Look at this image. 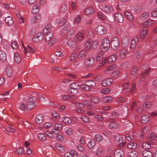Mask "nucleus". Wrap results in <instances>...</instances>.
Here are the masks:
<instances>
[{
    "mask_svg": "<svg viewBox=\"0 0 157 157\" xmlns=\"http://www.w3.org/2000/svg\"><path fill=\"white\" fill-rule=\"evenodd\" d=\"M151 104L150 102H147L143 105V107L144 108L147 109L150 108L151 107Z\"/></svg>",
    "mask_w": 157,
    "mask_h": 157,
    "instance_id": "bf43d9fd",
    "label": "nucleus"
},
{
    "mask_svg": "<svg viewBox=\"0 0 157 157\" xmlns=\"http://www.w3.org/2000/svg\"><path fill=\"white\" fill-rule=\"evenodd\" d=\"M98 42L97 41H93L92 40V49L96 48L98 46Z\"/></svg>",
    "mask_w": 157,
    "mask_h": 157,
    "instance_id": "69168bd1",
    "label": "nucleus"
},
{
    "mask_svg": "<svg viewBox=\"0 0 157 157\" xmlns=\"http://www.w3.org/2000/svg\"><path fill=\"white\" fill-rule=\"evenodd\" d=\"M41 19V16L38 15L36 16H33L31 17L30 22L32 24H34L40 21Z\"/></svg>",
    "mask_w": 157,
    "mask_h": 157,
    "instance_id": "a211bd4d",
    "label": "nucleus"
},
{
    "mask_svg": "<svg viewBox=\"0 0 157 157\" xmlns=\"http://www.w3.org/2000/svg\"><path fill=\"white\" fill-rule=\"evenodd\" d=\"M138 39L137 37H134L131 41V48L132 49L136 46L137 42H138Z\"/></svg>",
    "mask_w": 157,
    "mask_h": 157,
    "instance_id": "7c9ffc66",
    "label": "nucleus"
},
{
    "mask_svg": "<svg viewBox=\"0 0 157 157\" xmlns=\"http://www.w3.org/2000/svg\"><path fill=\"white\" fill-rule=\"evenodd\" d=\"M102 11L105 13H108L113 11V8L110 6L105 5L102 6Z\"/></svg>",
    "mask_w": 157,
    "mask_h": 157,
    "instance_id": "f3484780",
    "label": "nucleus"
},
{
    "mask_svg": "<svg viewBox=\"0 0 157 157\" xmlns=\"http://www.w3.org/2000/svg\"><path fill=\"white\" fill-rule=\"evenodd\" d=\"M149 16V14L147 12L143 13L140 15V18L142 20H144L148 18Z\"/></svg>",
    "mask_w": 157,
    "mask_h": 157,
    "instance_id": "f704fd0d",
    "label": "nucleus"
},
{
    "mask_svg": "<svg viewBox=\"0 0 157 157\" xmlns=\"http://www.w3.org/2000/svg\"><path fill=\"white\" fill-rule=\"evenodd\" d=\"M142 154L144 157H152V155L151 152L148 150H145L142 152Z\"/></svg>",
    "mask_w": 157,
    "mask_h": 157,
    "instance_id": "bb28decb",
    "label": "nucleus"
},
{
    "mask_svg": "<svg viewBox=\"0 0 157 157\" xmlns=\"http://www.w3.org/2000/svg\"><path fill=\"white\" fill-rule=\"evenodd\" d=\"M55 136L56 139L60 141H62L63 140V137L61 135L59 134H55Z\"/></svg>",
    "mask_w": 157,
    "mask_h": 157,
    "instance_id": "0e129e2a",
    "label": "nucleus"
},
{
    "mask_svg": "<svg viewBox=\"0 0 157 157\" xmlns=\"http://www.w3.org/2000/svg\"><path fill=\"white\" fill-rule=\"evenodd\" d=\"M137 146L136 144L133 142H130L127 145V147L131 149H135Z\"/></svg>",
    "mask_w": 157,
    "mask_h": 157,
    "instance_id": "a18cd8bd",
    "label": "nucleus"
},
{
    "mask_svg": "<svg viewBox=\"0 0 157 157\" xmlns=\"http://www.w3.org/2000/svg\"><path fill=\"white\" fill-rule=\"evenodd\" d=\"M155 21L151 19H149L143 23V25H147L148 26H151L153 25L155 23Z\"/></svg>",
    "mask_w": 157,
    "mask_h": 157,
    "instance_id": "393cba45",
    "label": "nucleus"
},
{
    "mask_svg": "<svg viewBox=\"0 0 157 157\" xmlns=\"http://www.w3.org/2000/svg\"><path fill=\"white\" fill-rule=\"evenodd\" d=\"M94 139L98 142H100L103 140V138L101 135L100 134H97L95 135Z\"/></svg>",
    "mask_w": 157,
    "mask_h": 157,
    "instance_id": "de8ad7c7",
    "label": "nucleus"
},
{
    "mask_svg": "<svg viewBox=\"0 0 157 157\" xmlns=\"http://www.w3.org/2000/svg\"><path fill=\"white\" fill-rule=\"evenodd\" d=\"M98 16L99 18L103 21L106 20L107 19L106 17L101 12H98Z\"/></svg>",
    "mask_w": 157,
    "mask_h": 157,
    "instance_id": "603ef678",
    "label": "nucleus"
},
{
    "mask_svg": "<svg viewBox=\"0 0 157 157\" xmlns=\"http://www.w3.org/2000/svg\"><path fill=\"white\" fill-rule=\"evenodd\" d=\"M96 85L95 82L93 80H88L85 82V84L82 85L81 87L83 90H88L90 88L94 87Z\"/></svg>",
    "mask_w": 157,
    "mask_h": 157,
    "instance_id": "7ed1b4c3",
    "label": "nucleus"
},
{
    "mask_svg": "<svg viewBox=\"0 0 157 157\" xmlns=\"http://www.w3.org/2000/svg\"><path fill=\"white\" fill-rule=\"evenodd\" d=\"M81 19L82 17L81 15H77L74 18V22L75 24H77L80 22Z\"/></svg>",
    "mask_w": 157,
    "mask_h": 157,
    "instance_id": "c03bdc74",
    "label": "nucleus"
},
{
    "mask_svg": "<svg viewBox=\"0 0 157 157\" xmlns=\"http://www.w3.org/2000/svg\"><path fill=\"white\" fill-rule=\"evenodd\" d=\"M36 98L33 97L29 99L28 103L26 105V108L29 110L33 109L35 106V101L36 100Z\"/></svg>",
    "mask_w": 157,
    "mask_h": 157,
    "instance_id": "423d86ee",
    "label": "nucleus"
},
{
    "mask_svg": "<svg viewBox=\"0 0 157 157\" xmlns=\"http://www.w3.org/2000/svg\"><path fill=\"white\" fill-rule=\"evenodd\" d=\"M84 36L83 34L81 33H78L75 35V39L77 41L79 42L82 40Z\"/></svg>",
    "mask_w": 157,
    "mask_h": 157,
    "instance_id": "412c9836",
    "label": "nucleus"
},
{
    "mask_svg": "<svg viewBox=\"0 0 157 157\" xmlns=\"http://www.w3.org/2000/svg\"><path fill=\"white\" fill-rule=\"evenodd\" d=\"M67 45L70 47L74 48L76 46V42L72 40H68L67 42Z\"/></svg>",
    "mask_w": 157,
    "mask_h": 157,
    "instance_id": "c756f323",
    "label": "nucleus"
},
{
    "mask_svg": "<svg viewBox=\"0 0 157 157\" xmlns=\"http://www.w3.org/2000/svg\"><path fill=\"white\" fill-rule=\"evenodd\" d=\"M151 15L154 17H157V7L152 10Z\"/></svg>",
    "mask_w": 157,
    "mask_h": 157,
    "instance_id": "774afa93",
    "label": "nucleus"
},
{
    "mask_svg": "<svg viewBox=\"0 0 157 157\" xmlns=\"http://www.w3.org/2000/svg\"><path fill=\"white\" fill-rule=\"evenodd\" d=\"M6 74L8 77H10L11 76L12 74V69L11 67H9L6 68Z\"/></svg>",
    "mask_w": 157,
    "mask_h": 157,
    "instance_id": "49530a36",
    "label": "nucleus"
},
{
    "mask_svg": "<svg viewBox=\"0 0 157 157\" xmlns=\"http://www.w3.org/2000/svg\"><path fill=\"white\" fill-rule=\"evenodd\" d=\"M118 68L116 64H113L110 66L107 67L106 68V70L110 71H112L114 70H118Z\"/></svg>",
    "mask_w": 157,
    "mask_h": 157,
    "instance_id": "c85d7f7f",
    "label": "nucleus"
},
{
    "mask_svg": "<svg viewBox=\"0 0 157 157\" xmlns=\"http://www.w3.org/2000/svg\"><path fill=\"white\" fill-rule=\"evenodd\" d=\"M122 43L124 44L125 46H127L129 44V40L128 38L125 37L122 39Z\"/></svg>",
    "mask_w": 157,
    "mask_h": 157,
    "instance_id": "052dcab7",
    "label": "nucleus"
},
{
    "mask_svg": "<svg viewBox=\"0 0 157 157\" xmlns=\"http://www.w3.org/2000/svg\"><path fill=\"white\" fill-rule=\"evenodd\" d=\"M95 31L97 34L99 35L102 36L106 33L107 29L104 26L99 25L95 27Z\"/></svg>",
    "mask_w": 157,
    "mask_h": 157,
    "instance_id": "20e7f679",
    "label": "nucleus"
},
{
    "mask_svg": "<svg viewBox=\"0 0 157 157\" xmlns=\"http://www.w3.org/2000/svg\"><path fill=\"white\" fill-rule=\"evenodd\" d=\"M66 20L64 18L60 20L57 19L56 21V22L58 24V26L60 27L66 23Z\"/></svg>",
    "mask_w": 157,
    "mask_h": 157,
    "instance_id": "72a5a7b5",
    "label": "nucleus"
},
{
    "mask_svg": "<svg viewBox=\"0 0 157 157\" xmlns=\"http://www.w3.org/2000/svg\"><path fill=\"white\" fill-rule=\"evenodd\" d=\"M119 41L116 37H113L111 41V46L112 48L114 50H117L119 47Z\"/></svg>",
    "mask_w": 157,
    "mask_h": 157,
    "instance_id": "39448f33",
    "label": "nucleus"
},
{
    "mask_svg": "<svg viewBox=\"0 0 157 157\" xmlns=\"http://www.w3.org/2000/svg\"><path fill=\"white\" fill-rule=\"evenodd\" d=\"M69 86L71 87V89H79L80 88L78 84L75 82H73L71 83L69 85ZM80 86V87H81V86Z\"/></svg>",
    "mask_w": 157,
    "mask_h": 157,
    "instance_id": "3c124183",
    "label": "nucleus"
},
{
    "mask_svg": "<svg viewBox=\"0 0 157 157\" xmlns=\"http://www.w3.org/2000/svg\"><path fill=\"white\" fill-rule=\"evenodd\" d=\"M94 58L93 57L90 56L88 57L85 59L84 65L87 67H89L94 63Z\"/></svg>",
    "mask_w": 157,
    "mask_h": 157,
    "instance_id": "9b49d317",
    "label": "nucleus"
},
{
    "mask_svg": "<svg viewBox=\"0 0 157 157\" xmlns=\"http://www.w3.org/2000/svg\"><path fill=\"white\" fill-rule=\"evenodd\" d=\"M43 120V116L41 114L37 115L35 118V122L36 124H40L42 123Z\"/></svg>",
    "mask_w": 157,
    "mask_h": 157,
    "instance_id": "5701e85b",
    "label": "nucleus"
},
{
    "mask_svg": "<svg viewBox=\"0 0 157 157\" xmlns=\"http://www.w3.org/2000/svg\"><path fill=\"white\" fill-rule=\"evenodd\" d=\"M107 122H109L108 127L110 129H114L118 128L119 127L118 124L112 119L109 118L107 120Z\"/></svg>",
    "mask_w": 157,
    "mask_h": 157,
    "instance_id": "6e6552de",
    "label": "nucleus"
},
{
    "mask_svg": "<svg viewBox=\"0 0 157 157\" xmlns=\"http://www.w3.org/2000/svg\"><path fill=\"white\" fill-rule=\"evenodd\" d=\"M112 98L110 96L104 97L102 98V101L104 102H110L112 101Z\"/></svg>",
    "mask_w": 157,
    "mask_h": 157,
    "instance_id": "8fccbe9b",
    "label": "nucleus"
},
{
    "mask_svg": "<svg viewBox=\"0 0 157 157\" xmlns=\"http://www.w3.org/2000/svg\"><path fill=\"white\" fill-rule=\"evenodd\" d=\"M111 91V89L109 88H106L101 90V92L102 94H109Z\"/></svg>",
    "mask_w": 157,
    "mask_h": 157,
    "instance_id": "09e8293b",
    "label": "nucleus"
},
{
    "mask_svg": "<svg viewBox=\"0 0 157 157\" xmlns=\"http://www.w3.org/2000/svg\"><path fill=\"white\" fill-rule=\"evenodd\" d=\"M54 128L52 130V132L55 134H58L62 128V125L59 123H56L54 125Z\"/></svg>",
    "mask_w": 157,
    "mask_h": 157,
    "instance_id": "9d476101",
    "label": "nucleus"
},
{
    "mask_svg": "<svg viewBox=\"0 0 157 157\" xmlns=\"http://www.w3.org/2000/svg\"><path fill=\"white\" fill-rule=\"evenodd\" d=\"M124 15L125 17L129 21L133 20V16L130 12L127 11H125Z\"/></svg>",
    "mask_w": 157,
    "mask_h": 157,
    "instance_id": "c9c22d12",
    "label": "nucleus"
},
{
    "mask_svg": "<svg viewBox=\"0 0 157 157\" xmlns=\"http://www.w3.org/2000/svg\"><path fill=\"white\" fill-rule=\"evenodd\" d=\"M55 146L59 151L62 152H64V148L63 146L61 144L57 143L55 144Z\"/></svg>",
    "mask_w": 157,
    "mask_h": 157,
    "instance_id": "79ce46f5",
    "label": "nucleus"
},
{
    "mask_svg": "<svg viewBox=\"0 0 157 157\" xmlns=\"http://www.w3.org/2000/svg\"><path fill=\"white\" fill-rule=\"evenodd\" d=\"M84 12L87 15H91L94 12V11L92 7H90L86 8L84 10Z\"/></svg>",
    "mask_w": 157,
    "mask_h": 157,
    "instance_id": "4be33fe9",
    "label": "nucleus"
},
{
    "mask_svg": "<svg viewBox=\"0 0 157 157\" xmlns=\"http://www.w3.org/2000/svg\"><path fill=\"white\" fill-rule=\"evenodd\" d=\"M150 118L149 115H145L143 116L140 117V120L143 123H146L149 121Z\"/></svg>",
    "mask_w": 157,
    "mask_h": 157,
    "instance_id": "cd10ccee",
    "label": "nucleus"
},
{
    "mask_svg": "<svg viewBox=\"0 0 157 157\" xmlns=\"http://www.w3.org/2000/svg\"><path fill=\"white\" fill-rule=\"evenodd\" d=\"M101 42L103 51H105L108 50L110 46L109 40L106 38H104L102 39Z\"/></svg>",
    "mask_w": 157,
    "mask_h": 157,
    "instance_id": "0eeeda50",
    "label": "nucleus"
},
{
    "mask_svg": "<svg viewBox=\"0 0 157 157\" xmlns=\"http://www.w3.org/2000/svg\"><path fill=\"white\" fill-rule=\"evenodd\" d=\"M142 147L144 148L147 149L150 148L151 146L148 143L144 142L142 144Z\"/></svg>",
    "mask_w": 157,
    "mask_h": 157,
    "instance_id": "680f3d73",
    "label": "nucleus"
},
{
    "mask_svg": "<svg viewBox=\"0 0 157 157\" xmlns=\"http://www.w3.org/2000/svg\"><path fill=\"white\" fill-rule=\"evenodd\" d=\"M120 71L117 70L113 72L112 74V76L114 78H116L120 75Z\"/></svg>",
    "mask_w": 157,
    "mask_h": 157,
    "instance_id": "e2e57ef3",
    "label": "nucleus"
},
{
    "mask_svg": "<svg viewBox=\"0 0 157 157\" xmlns=\"http://www.w3.org/2000/svg\"><path fill=\"white\" fill-rule=\"evenodd\" d=\"M40 11L39 6L38 5L34 6L33 7L32 12L33 14H36Z\"/></svg>",
    "mask_w": 157,
    "mask_h": 157,
    "instance_id": "473e14b6",
    "label": "nucleus"
},
{
    "mask_svg": "<svg viewBox=\"0 0 157 157\" xmlns=\"http://www.w3.org/2000/svg\"><path fill=\"white\" fill-rule=\"evenodd\" d=\"M143 10V7L141 6H137L134 8V11L136 13H139Z\"/></svg>",
    "mask_w": 157,
    "mask_h": 157,
    "instance_id": "5fc2aeb1",
    "label": "nucleus"
},
{
    "mask_svg": "<svg viewBox=\"0 0 157 157\" xmlns=\"http://www.w3.org/2000/svg\"><path fill=\"white\" fill-rule=\"evenodd\" d=\"M14 60L17 63H19L21 61V58L19 54L16 53L14 54Z\"/></svg>",
    "mask_w": 157,
    "mask_h": 157,
    "instance_id": "864d4df0",
    "label": "nucleus"
},
{
    "mask_svg": "<svg viewBox=\"0 0 157 157\" xmlns=\"http://www.w3.org/2000/svg\"><path fill=\"white\" fill-rule=\"evenodd\" d=\"M119 52V56L121 59L124 58L128 53L127 50L125 48H122Z\"/></svg>",
    "mask_w": 157,
    "mask_h": 157,
    "instance_id": "2eb2a0df",
    "label": "nucleus"
},
{
    "mask_svg": "<svg viewBox=\"0 0 157 157\" xmlns=\"http://www.w3.org/2000/svg\"><path fill=\"white\" fill-rule=\"evenodd\" d=\"M150 69H148L143 73L141 75V78L139 82H141L145 80L146 78V76L149 73Z\"/></svg>",
    "mask_w": 157,
    "mask_h": 157,
    "instance_id": "58836bf2",
    "label": "nucleus"
},
{
    "mask_svg": "<svg viewBox=\"0 0 157 157\" xmlns=\"http://www.w3.org/2000/svg\"><path fill=\"white\" fill-rule=\"evenodd\" d=\"M115 139L119 143L121 144L122 143L123 141L121 136L119 135H116L115 136Z\"/></svg>",
    "mask_w": 157,
    "mask_h": 157,
    "instance_id": "4d7b16f0",
    "label": "nucleus"
},
{
    "mask_svg": "<svg viewBox=\"0 0 157 157\" xmlns=\"http://www.w3.org/2000/svg\"><path fill=\"white\" fill-rule=\"evenodd\" d=\"M117 58V55H111L108 59L105 58L102 62L100 63L99 66V67H101L108 62L110 63H112L115 61Z\"/></svg>",
    "mask_w": 157,
    "mask_h": 157,
    "instance_id": "f03ea898",
    "label": "nucleus"
},
{
    "mask_svg": "<svg viewBox=\"0 0 157 157\" xmlns=\"http://www.w3.org/2000/svg\"><path fill=\"white\" fill-rule=\"evenodd\" d=\"M38 138L40 141H44L46 139V133H40L38 135Z\"/></svg>",
    "mask_w": 157,
    "mask_h": 157,
    "instance_id": "b1692460",
    "label": "nucleus"
},
{
    "mask_svg": "<svg viewBox=\"0 0 157 157\" xmlns=\"http://www.w3.org/2000/svg\"><path fill=\"white\" fill-rule=\"evenodd\" d=\"M92 40H88L85 44V48L87 50H92Z\"/></svg>",
    "mask_w": 157,
    "mask_h": 157,
    "instance_id": "aec40b11",
    "label": "nucleus"
},
{
    "mask_svg": "<svg viewBox=\"0 0 157 157\" xmlns=\"http://www.w3.org/2000/svg\"><path fill=\"white\" fill-rule=\"evenodd\" d=\"M43 34L45 35V41H49L52 37L53 32L51 29L50 24H48L46 25L43 30Z\"/></svg>",
    "mask_w": 157,
    "mask_h": 157,
    "instance_id": "f257e3e1",
    "label": "nucleus"
},
{
    "mask_svg": "<svg viewBox=\"0 0 157 157\" xmlns=\"http://www.w3.org/2000/svg\"><path fill=\"white\" fill-rule=\"evenodd\" d=\"M5 21L6 24L9 25H11L13 24V20L10 16H8L5 19Z\"/></svg>",
    "mask_w": 157,
    "mask_h": 157,
    "instance_id": "4c0bfd02",
    "label": "nucleus"
},
{
    "mask_svg": "<svg viewBox=\"0 0 157 157\" xmlns=\"http://www.w3.org/2000/svg\"><path fill=\"white\" fill-rule=\"evenodd\" d=\"M137 71V68L136 67H133L131 70L130 73L132 75L135 76L136 75Z\"/></svg>",
    "mask_w": 157,
    "mask_h": 157,
    "instance_id": "13d9d810",
    "label": "nucleus"
},
{
    "mask_svg": "<svg viewBox=\"0 0 157 157\" xmlns=\"http://www.w3.org/2000/svg\"><path fill=\"white\" fill-rule=\"evenodd\" d=\"M138 155V152L135 151L128 152V157H136Z\"/></svg>",
    "mask_w": 157,
    "mask_h": 157,
    "instance_id": "a19ab883",
    "label": "nucleus"
},
{
    "mask_svg": "<svg viewBox=\"0 0 157 157\" xmlns=\"http://www.w3.org/2000/svg\"><path fill=\"white\" fill-rule=\"evenodd\" d=\"M148 33V29L147 27L143 28L141 29L140 34V39H144L147 36Z\"/></svg>",
    "mask_w": 157,
    "mask_h": 157,
    "instance_id": "f8f14e48",
    "label": "nucleus"
},
{
    "mask_svg": "<svg viewBox=\"0 0 157 157\" xmlns=\"http://www.w3.org/2000/svg\"><path fill=\"white\" fill-rule=\"evenodd\" d=\"M68 32V28L66 27H64L61 30V34L62 36L65 35Z\"/></svg>",
    "mask_w": 157,
    "mask_h": 157,
    "instance_id": "6e6d98bb",
    "label": "nucleus"
},
{
    "mask_svg": "<svg viewBox=\"0 0 157 157\" xmlns=\"http://www.w3.org/2000/svg\"><path fill=\"white\" fill-rule=\"evenodd\" d=\"M91 101L92 102L94 103H97L99 102L101 100L98 97L94 96H92L91 98Z\"/></svg>",
    "mask_w": 157,
    "mask_h": 157,
    "instance_id": "e433bc0d",
    "label": "nucleus"
},
{
    "mask_svg": "<svg viewBox=\"0 0 157 157\" xmlns=\"http://www.w3.org/2000/svg\"><path fill=\"white\" fill-rule=\"evenodd\" d=\"M62 120L64 123L67 124H70L72 123V120L70 117H64L63 118Z\"/></svg>",
    "mask_w": 157,
    "mask_h": 157,
    "instance_id": "37998d69",
    "label": "nucleus"
},
{
    "mask_svg": "<svg viewBox=\"0 0 157 157\" xmlns=\"http://www.w3.org/2000/svg\"><path fill=\"white\" fill-rule=\"evenodd\" d=\"M87 52L84 50L80 51L78 56V58L80 60L83 59L87 56Z\"/></svg>",
    "mask_w": 157,
    "mask_h": 157,
    "instance_id": "dca6fc26",
    "label": "nucleus"
},
{
    "mask_svg": "<svg viewBox=\"0 0 157 157\" xmlns=\"http://www.w3.org/2000/svg\"><path fill=\"white\" fill-rule=\"evenodd\" d=\"M6 59V53L3 51H0V59L2 62H4Z\"/></svg>",
    "mask_w": 157,
    "mask_h": 157,
    "instance_id": "2f4dec72",
    "label": "nucleus"
},
{
    "mask_svg": "<svg viewBox=\"0 0 157 157\" xmlns=\"http://www.w3.org/2000/svg\"><path fill=\"white\" fill-rule=\"evenodd\" d=\"M123 151L121 149H119L115 151L114 155L115 157H121L124 155Z\"/></svg>",
    "mask_w": 157,
    "mask_h": 157,
    "instance_id": "6ab92c4d",
    "label": "nucleus"
},
{
    "mask_svg": "<svg viewBox=\"0 0 157 157\" xmlns=\"http://www.w3.org/2000/svg\"><path fill=\"white\" fill-rule=\"evenodd\" d=\"M113 79L112 78H108L103 80L101 82L103 86H105L110 85L113 83Z\"/></svg>",
    "mask_w": 157,
    "mask_h": 157,
    "instance_id": "ddd939ff",
    "label": "nucleus"
},
{
    "mask_svg": "<svg viewBox=\"0 0 157 157\" xmlns=\"http://www.w3.org/2000/svg\"><path fill=\"white\" fill-rule=\"evenodd\" d=\"M43 38V34L41 32H39L34 36L32 39V41L35 43H38Z\"/></svg>",
    "mask_w": 157,
    "mask_h": 157,
    "instance_id": "1a4fd4ad",
    "label": "nucleus"
},
{
    "mask_svg": "<svg viewBox=\"0 0 157 157\" xmlns=\"http://www.w3.org/2000/svg\"><path fill=\"white\" fill-rule=\"evenodd\" d=\"M96 143L93 139H91L87 143V147L90 149H92L96 145Z\"/></svg>",
    "mask_w": 157,
    "mask_h": 157,
    "instance_id": "a878e982",
    "label": "nucleus"
},
{
    "mask_svg": "<svg viewBox=\"0 0 157 157\" xmlns=\"http://www.w3.org/2000/svg\"><path fill=\"white\" fill-rule=\"evenodd\" d=\"M126 139L128 141H130L134 138V137L131 134H127L126 135Z\"/></svg>",
    "mask_w": 157,
    "mask_h": 157,
    "instance_id": "338daca9",
    "label": "nucleus"
},
{
    "mask_svg": "<svg viewBox=\"0 0 157 157\" xmlns=\"http://www.w3.org/2000/svg\"><path fill=\"white\" fill-rule=\"evenodd\" d=\"M115 20L117 22L122 23L123 21V17L122 15L119 13H117L114 15Z\"/></svg>",
    "mask_w": 157,
    "mask_h": 157,
    "instance_id": "4468645a",
    "label": "nucleus"
},
{
    "mask_svg": "<svg viewBox=\"0 0 157 157\" xmlns=\"http://www.w3.org/2000/svg\"><path fill=\"white\" fill-rule=\"evenodd\" d=\"M104 151L103 148L101 147H99L96 151L95 154L98 156H101L103 154Z\"/></svg>",
    "mask_w": 157,
    "mask_h": 157,
    "instance_id": "ea45409f",
    "label": "nucleus"
}]
</instances>
